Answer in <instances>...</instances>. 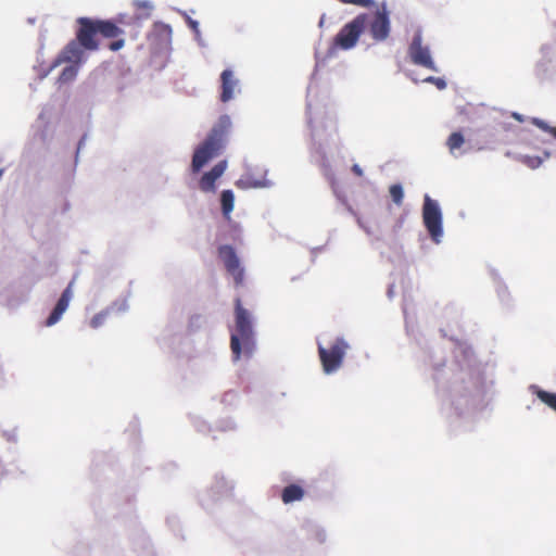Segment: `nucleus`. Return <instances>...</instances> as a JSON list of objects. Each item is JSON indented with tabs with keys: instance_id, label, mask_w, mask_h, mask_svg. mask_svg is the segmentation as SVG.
Wrapping results in <instances>:
<instances>
[{
	"instance_id": "obj_11",
	"label": "nucleus",
	"mask_w": 556,
	"mask_h": 556,
	"mask_svg": "<svg viewBox=\"0 0 556 556\" xmlns=\"http://www.w3.org/2000/svg\"><path fill=\"white\" fill-rule=\"evenodd\" d=\"M226 168H227L226 161L218 162L216 165L213 166V168L210 172L205 173L201 177V179L199 181V188L203 192H214L216 189L215 182L218 178H220L223 176Z\"/></svg>"
},
{
	"instance_id": "obj_5",
	"label": "nucleus",
	"mask_w": 556,
	"mask_h": 556,
	"mask_svg": "<svg viewBox=\"0 0 556 556\" xmlns=\"http://www.w3.org/2000/svg\"><path fill=\"white\" fill-rule=\"evenodd\" d=\"M368 13L358 14L351 22L345 24L336 35L333 42L342 50L352 49L358 41L361 34L367 26Z\"/></svg>"
},
{
	"instance_id": "obj_20",
	"label": "nucleus",
	"mask_w": 556,
	"mask_h": 556,
	"mask_svg": "<svg viewBox=\"0 0 556 556\" xmlns=\"http://www.w3.org/2000/svg\"><path fill=\"white\" fill-rule=\"evenodd\" d=\"M518 160L531 169L538 168L543 162V160L536 155L535 156L521 155V156H519Z\"/></svg>"
},
{
	"instance_id": "obj_16",
	"label": "nucleus",
	"mask_w": 556,
	"mask_h": 556,
	"mask_svg": "<svg viewBox=\"0 0 556 556\" xmlns=\"http://www.w3.org/2000/svg\"><path fill=\"white\" fill-rule=\"evenodd\" d=\"M465 143V138L462 132L455 131L450 135L446 140V146L451 153L459 149Z\"/></svg>"
},
{
	"instance_id": "obj_10",
	"label": "nucleus",
	"mask_w": 556,
	"mask_h": 556,
	"mask_svg": "<svg viewBox=\"0 0 556 556\" xmlns=\"http://www.w3.org/2000/svg\"><path fill=\"white\" fill-rule=\"evenodd\" d=\"M73 286H74V281H71L68 283V286L66 287V289L62 292L53 311L51 312V314L49 315V317L46 320V326H48V327L53 326L61 319L62 315L67 309L70 302L73 298Z\"/></svg>"
},
{
	"instance_id": "obj_30",
	"label": "nucleus",
	"mask_w": 556,
	"mask_h": 556,
	"mask_svg": "<svg viewBox=\"0 0 556 556\" xmlns=\"http://www.w3.org/2000/svg\"><path fill=\"white\" fill-rule=\"evenodd\" d=\"M155 27H160L162 28L164 31H166L167 34H170L172 33V28L169 25H165V24H162V23H156L155 24Z\"/></svg>"
},
{
	"instance_id": "obj_3",
	"label": "nucleus",
	"mask_w": 556,
	"mask_h": 556,
	"mask_svg": "<svg viewBox=\"0 0 556 556\" xmlns=\"http://www.w3.org/2000/svg\"><path fill=\"white\" fill-rule=\"evenodd\" d=\"M231 126L229 116L223 115L211 129L206 139L200 144L192 156L191 170L199 173L201 168L213 157L217 156L226 146V139Z\"/></svg>"
},
{
	"instance_id": "obj_21",
	"label": "nucleus",
	"mask_w": 556,
	"mask_h": 556,
	"mask_svg": "<svg viewBox=\"0 0 556 556\" xmlns=\"http://www.w3.org/2000/svg\"><path fill=\"white\" fill-rule=\"evenodd\" d=\"M109 312L108 311H103V312H100L98 314H96L91 320H90V326L94 329L99 328L100 326L103 325L106 316H108Z\"/></svg>"
},
{
	"instance_id": "obj_18",
	"label": "nucleus",
	"mask_w": 556,
	"mask_h": 556,
	"mask_svg": "<svg viewBox=\"0 0 556 556\" xmlns=\"http://www.w3.org/2000/svg\"><path fill=\"white\" fill-rule=\"evenodd\" d=\"M134 7L137 11H141L138 14L139 18H148L150 16L152 4L149 1L136 0L134 2Z\"/></svg>"
},
{
	"instance_id": "obj_17",
	"label": "nucleus",
	"mask_w": 556,
	"mask_h": 556,
	"mask_svg": "<svg viewBox=\"0 0 556 556\" xmlns=\"http://www.w3.org/2000/svg\"><path fill=\"white\" fill-rule=\"evenodd\" d=\"M78 72V66L76 64H71L63 68L62 73L60 74L59 80L61 83H68L73 80Z\"/></svg>"
},
{
	"instance_id": "obj_28",
	"label": "nucleus",
	"mask_w": 556,
	"mask_h": 556,
	"mask_svg": "<svg viewBox=\"0 0 556 556\" xmlns=\"http://www.w3.org/2000/svg\"><path fill=\"white\" fill-rule=\"evenodd\" d=\"M202 317L200 315H193L191 316L190 320H189V327L190 328H198L200 326V321H201Z\"/></svg>"
},
{
	"instance_id": "obj_29",
	"label": "nucleus",
	"mask_w": 556,
	"mask_h": 556,
	"mask_svg": "<svg viewBox=\"0 0 556 556\" xmlns=\"http://www.w3.org/2000/svg\"><path fill=\"white\" fill-rule=\"evenodd\" d=\"M351 169H352V172H353L357 177H362V176H363V174H364V173H363V169H362V168H361V166H359V165H357V164H354V165L352 166V168H351Z\"/></svg>"
},
{
	"instance_id": "obj_26",
	"label": "nucleus",
	"mask_w": 556,
	"mask_h": 556,
	"mask_svg": "<svg viewBox=\"0 0 556 556\" xmlns=\"http://www.w3.org/2000/svg\"><path fill=\"white\" fill-rule=\"evenodd\" d=\"M533 125L538 126L540 129L547 131L549 130V126L542 119L533 118L532 121Z\"/></svg>"
},
{
	"instance_id": "obj_8",
	"label": "nucleus",
	"mask_w": 556,
	"mask_h": 556,
	"mask_svg": "<svg viewBox=\"0 0 556 556\" xmlns=\"http://www.w3.org/2000/svg\"><path fill=\"white\" fill-rule=\"evenodd\" d=\"M369 34L376 41H384L390 35V18L382 5L381 10H377L374 14H368L367 26Z\"/></svg>"
},
{
	"instance_id": "obj_13",
	"label": "nucleus",
	"mask_w": 556,
	"mask_h": 556,
	"mask_svg": "<svg viewBox=\"0 0 556 556\" xmlns=\"http://www.w3.org/2000/svg\"><path fill=\"white\" fill-rule=\"evenodd\" d=\"M304 490L299 484H289L281 492V500L285 504L301 501L304 497Z\"/></svg>"
},
{
	"instance_id": "obj_4",
	"label": "nucleus",
	"mask_w": 556,
	"mask_h": 556,
	"mask_svg": "<svg viewBox=\"0 0 556 556\" xmlns=\"http://www.w3.org/2000/svg\"><path fill=\"white\" fill-rule=\"evenodd\" d=\"M349 343L342 338L338 337L329 348L318 344V356L325 374L330 375L336 372L343 363Z\"/></svg>"
},
{
	"instance_id": "obj_23",
	"label": "nucleus",
	"mask_w": 556,
	"mask_h": 556,
	"mask_svg": "<svg viewBox=\"0 0 556 556\" xmlns=\"http://www.w3.org/2000/svg\"><path fill=\"white\" fill-rule=\"evenodd\" d=\"M424 81L435 85L438 89H444L446 87L445 80L439 77L429 76L425 78Z\"/></svg>"
},
{
	"instance_id": "obj_14",
	"label": "nucleus",
	"mask_w": 556,
	"mask_h": 556,
	"mask_svg": "<svg viewBox=\"0 0 556 556\" xmlns=\"http://www.w3.org/2000/svg\"><path fill=\"white\" fill-rule=\"evenodd\" d=\"M531 389L533 394H535L542 403H544L556 413V393L542 390L535 386H533Z\"/></svg>"
},
{
	"instance_id": "obj_24",
	"label": "nucleus",
	"mask_w": 556,
	"mask_h": 556,
	"mask_svg": "<svg viewBox=\"0 0 556 556\" xmlns=\"http://www.w3.org/2000/svg\"><path fill=\"white\" fill-rule=\"evenodd\" d=\"M125 46V40L123 38H118L114 41H112L110 45H109V49L111 51H118L121 50L123 47Z\"/></svg>"
},
{
	"instance_id": "obj_25",
	"label": "nucleus",
	"mask_w": 556,
	"mask_h": 556,
	"mask_svg": "<svg viewBox=\"0 0 556 556\" xmlns=\"http://www.w3.org/2000/svg\"><path fill=\"white\" fill-rule=\"evenodd\" d=\"M533 125L538 126L540 129L547 131L549 130V126L542 119L533 118L532 121Z\"/></svg>"
},
{
	"instance_id": "obj_7",
	"label": "nucleus",
	"mask_w": 556,
	"mask_h": 556,
	"mask_svg": "<svg viewBox=\"0 0 556 556\" xmlns=\"http://www.w3.org/2000/svg\"><path fill=\"white\" fill-rule=\"evenodd\" d=\"M408 55L413 64L438 72V67L432 60L430 49L422 45V37L419 31L413 37L408 47Z\"/></svg>"
},
{
	"instance_id": "obj_19",
	"label": "nucleus",
	"mask_w": 556,
	"mask_h": 556,
	"mask_svg": "<svg viewBox=\"0 0 556 556\" xmlns=\"http://www.w3.org/2000/svg\"><path fill=\"white\" fill-rule=\"evenodd\" d=\"M390 195L396 205H401L404 199V191L401 185H392L389 189Z\"/></svg>"
},
{
	"instance_id": "obj_9",
	"label": "nucleus",
	"mask_w": 556,
	"mask_h": 556,
	"mask_svg": "<svg viewBox=\"0 0 556 556\" xmlns=\"http://www.w3.org/2000/svg\"><path fill=\"white\" fill-rule=\"evenodd\" d=\"M218 256L223 261L225 268L235 280L236 286H241L244 280V269L240 265V260L231 245L225 244L218 248Z\"/></svg>"
},
{
	"instance_id": "obj_6",
	"label": "nucleus",
	"mask_w": 556,
	"mask_h": 556,
	"mask_svg": "<svg viewBox=\"0 0 556 556\" xmlns=\"http://www.w3.org/2000/svg\"><path fill=\"white\" fill-rule=\"evenodd\" d=\"M422 219L431 239L439 243L443 236L442 213L437 201L432 200L429 195L425 197Z\"/></svg>"
},
{
	"instance_id": "obj_31",
	"label": "nucleus",
	"mask_w": 556,
	"mask_h": 556,
	"mask_svg": "<svg viewBox=\"0 0 556 556\" xmlns=\"http://www.w3.org/2000/svg\"><path fill=\"white\" fill-rule=\"evenodd\" d=\"M548 132L556 139V127H549Z\"/></svg>"
},
{
	"instance_id": "obj_15",
	"label": "nucleus",
	"mask_w": 556,
	"mask_h": 556,
	"mask_svg": "<svg viewBox=\"0 0 556 556\" xmlns=\"http://www.w3.org/2000/svg\"><path fill=\"white\" fill-rule=\"evenodd\" d=\"M223 214L228 217L233 210L235 197L231 190H224L220 195Z\"/></svg>"
},
{
	"instance_id": "obj_1",
	"label": "nucleus",
	"mask_w": 556,
	"mask_h": 556,
	"mask_svg": "<svg viewBox=\"0 0 556 556\" xmlns=\"http://www.w3.org/2000/svg\"><path fill=\"white\" fill-rule=\"evenodd\" d=\"M77 24L79 27L76 31V40L70 41L64 47L54 60L52 67L65 62L78 65L83 59V48L90 51L99 49V42L96 39L97 35H101L104 38H117L124 34L123 29L112 21L79 17Z\"/></svg>"
},
{
	"instance_id": "obj_27",
	"label": "nucleus",
	"mask_w": 556,
	"mask_h": 556,
	"mask_svg": "<svg viewBox=\"0 0 556 556\" xmlns=\"http://www.w3.org/2000/svg\"><path fill=\"white\" fill-rule=\"evenodd\" d=\"M186 22L188 24V26L194 31V33H199V23L194 20H192L191 17L189 16H186Z\"/></svg>"
},
{
	"instance_id": "obj_2",
	"label": "nucleus",
	"mask_w": 556,
	"mask_h": 556,
	"mask_svg": "<svg viewBox=\"0 0 556 556\" xmlns=\"http://www.w3.org/2000/svg\"><path fill=\"white\" fill-rule=\"evenodd\" d=\"M255 348V331L251 315L242 306L240 299H237L235 303V326L230 334V350L233 361H239L241 356H252Z\"/></svg>"
},
{
	"instance_id": "obj_22",
	"label": "nucleus",
	"mask_w": 556,
	"mask_h": 556,
	"mask_svg": "<svg viewBox=\"0 0 556 556\" xmlns=\"http://www.w3.org/2000/svg\"><path fill=\"white\" fill-rule=\"evenodd\" d=\"M343 4H354L363 8H369L374 5V0H338Z\"/></svg>"
},
{
	"instance_id": "obj_12",
	"label": "nucleus",
	"mask_w": 556,
	"mask_h": 556,
	"mask_svg": "<svg viewBox=\"0 0 556 556\" xmlns=\"http://www.w3.org/2000/svg\"><path fill=\"white\" fill-rule=\"evenodd\" d=\"M222 93L220 101L228 102L233 98L235 90L238 87V79L231 70H225L220 74Z\"/></svg>"
}]
</instances>
